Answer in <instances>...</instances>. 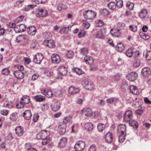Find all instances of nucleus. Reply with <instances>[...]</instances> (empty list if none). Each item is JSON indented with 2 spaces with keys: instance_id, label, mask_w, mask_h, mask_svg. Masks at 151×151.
Here are the masks:
<instances>
[{
  "instance_id": "nucleus-37",
  "label": "nucleus",
  "mask_w": 151,
  "mask_h": 151,
  "mask_svg": "<svg viewBox=\"0 0 151 151\" xmlns=\"http://www.w3.org/2000/svg\"><path fill=\"white\" fill-rule=\"evenodd\" d=\"M107 6L110 9L113 10L116 8L117 6L115 2H111L108 4Z\"/></svg>"
},
{
  "instance_id": "nucleus-38",
  "label": "nucleus",
  "mask_w": 151,
  "mask_h": 151,
  "mask_svg": "<svg viewBox=\"0 0 151 151\" xmlns=\"http://www.w3.org/2000/svg\"><path fill=\"white\" fill-rule=\"evenodd\" d=\"M133 49L132 48H129L126 52V55L128 57H131L133 55Z\"/></svg>"
},
{
  "instance_id": "nucleus-26",
  "label": "nucleus",
  "mask_w": 151,
  "mask_h": 151,
  "mask_svg": "<svg viewBox=\"0 0 151 151\" xmlns=\"http://www.w3.org/2000/svg\"><path fill=\"white\" fill-rule=\"evenodd\" d=\"M72 71L73 73H75L79 75L84 73V72L81 68L77 67L73 68L72 69Z\"/></svg>"
},
{
  "instance_id": "nucleus-33",
  "label": "nucleus",
  "mask_w": 151,
  "mask_h": 151,
  "mask_svg": "<svg viewBox=\"0 0 151 151\" xmlns=\"http://www.w3.org/2000/svg\"><path fill=\"white\" fill-rule=\"evenodd\" d=\"M90 59L88 61V63L90 65V70L93 71L94 68V64L93 63L94 61L93 58L91 57Z\"/></svg>"
},
{
  "instance_id": "nucleus-3",
  "label": "nucleus",
  "mask_w": 151,
  "mask_h": 151,
  "mask_svg": "<svg viewBox=\"0 0 151 151\" xmlns=\"http://www.w3.org/2000/svg\"><path fill=\"white\" fill-rule=\"evenodd\" d=\"M84 18L87 19H91L94 17V12L91 10L85 11L83 13Z\"/></svg>"
},
{
  "instance_id": "nucleus-14",
  "label": "nucleus",
  "mask_w": 151,
  "mask_h": 151,
  "mask_svg": "<svg viewBox=\"0 0 151 151\" xmlns=\"http://www.w3.org/2000/svg\"><path fill=\"white\" fill-rule=\"evenodd\" d=\"M51 60L52 63L55 64L59 63L61 61L60 56L56 54H53L52 55Z\"/></svg>"
},
{
  "instance_id": "nucleus-57",
  "label": "nucleus",
  "mask_w": 151,
  "mask_h": 151,
  "mask_svg": "<svg viewBox=\"0 0 151 151\" xmlns=\"http://www.w3.org/2000/svg\"><path fill=\"white\" fill-rule=\"evenodd\" d=\"M97 38L100 39H103L104 37L102 35V33L101 30L99 31L96 34Z\"/></svg>"
},
{
  "instance_id": "nucleus-10",
  "label": "nucleus",
  "mask_w": 151,
  "mask_h": 151,
  "mask_svg": "<svg viewBox=\"0 0 151 151\" xmlns=\"http://www.w3.org/2000/svg\"><path fill=\"white\" fill-rule=\"evenodd\" d=\"M141 73L144 77L148 78L151 75V69L148 67L144 68L142 69Z\"/></svg>"
},
{
  "instance_id": "nucleus-51",
  "label": "nucleus",
  "mask_w": 151,
  "mask_h": 151,
  "mask_svg": "<svg viewBox=\"0 0 151 151\" xmlns=\"http://www.w3.org/2000/svg\"><path fill=\"white\" fill-rule=\"evenodd\" d=\"M62 95V92L60 90H58L57 91L55 94L56 97L58 98H60V99H61Z\"/></svg>"
},
{
  "instance_id": "nucleus-35",
  "label": "nucleus",
  "mask_w": 151,
  "mask_h": 151,
  "mask_svg": "<svg viewBox=\"0 0 151 151\" xmlns=\"http://www.w3.org/2000/svg\"><path fill=\"white\" fill-rule=\"evenodd\" d=\"M34 97L36 101L37 102H42L44 101L45 99V96H43L40 95L35 96Z\"/></svg>"
},
{
  "instance_id": "nucleus-20",
  "label": "nucleus",
  "mask_w": 151,
  "mask_h": 151,
  "mask_svg": "<svg viewBox=\"0 0 151 151\" xmlns=\"http://www.w3.org/2000/svg\"><path fill=\"white\" fill-rule=\"evenodd\" d=\"M26 29V26L24 24H21L15 27V31L17 32H24Z\"/></svg>"
},
{
  "instance_id": "nucleus-46",
  "label": "nucleus",
  "mask_w": 151,
  "mask_h": 151,
  "mask_svg": "<svg viewBox=\"0 0 151 151\" xmlns=\"http://www.w3.org/2000/svg\"><path fill=\"white\" fill-rule=\"evenodd\" d=\"M68 27H62L59 31V33L61 34H66L68 33L67 31Z\"/></svg>"
},
{
  "instance_id": "nucleus-60",
  "label": "nucleus",
  "mask_w": 151,
  "mask_h": 151,
  "mask_svg": "<svg viewBox=\"0 0 151 151\" xmlns=\"http://www.w3.org/2000/svg\"><path fill=\"white\" fill-rule=\"evenodd\" d=\"M3 106L5 108H11L12 107V105L11 103L9 102H6L3 104Z\"/></svg>"
},
{
  "instance_id": "nucleus-6",
  "label": "nucleus",
  "mask_w": 151,
  "mask_h": 151,
  "mask_svg": "<svg viewBox=\"0 0 151 151\" xmlns=\"http://www.w3.org/2000/svg\"><path fill=\"white\" fill-rule=\"evenodd\" d=\"M132 111L128 110L126 111L124 115V121L125 122H127L130 121L133 118Z\"/></svg>"
},
{
  "instance_id": "nucleus-50",
  "label": "nucleus",
  "mask_w": 151,
  "mask_h": 151,
  "mask_svg": "<svg viewBox=\"0 0 151 151\" xmlns=\"http://www.w3.org/2000/svg\"><path fill=\"white\" fill-rule=\"evenodd\" d=\"M134 4L129 1H128L126 3V6L130 10L133 9L134 7Z\"/></svg>"
},
{
  "instance_id": "nucleus-15",
  "label": "nucleus",
  "mask_w": 151,
  "mask_h": 151,
  "mask_svg": "<svg viewBox=\"0 0 151 151\" xmlns=\"http://www.w3.org/2000/svg\"><path fill=\"white\" fill-rule=\"evenodd\" d=\"M58 73L60 75L66 76L67 74V69L64 66H61L58 68Z\"/></svg>"
},
{
  "instance_id": "nucleus-58",
  "label": "nucleus",
  "mask_w": 151,
  "mask_h": 151,
  "mask_svg": "<svg viewBox=\"0 0 151 151\" xmlns=\"http://www.w3.org/2000/svg\"><path fill=\"white\" fill-rule=\"evenodd\" d=\"M40 116L38 114H35L33 116V121L34 122H37L39 120Z\"/></svg>"
},
{
  "instance_id": "nucleus-55",
  "label": "nucleus",
  "mask_w": 151,
  "mask_h": 151,
  "mask_svg": "<svg viewBox=\"0 0 151 151\" xmlns=\"http://www.w3.org/2000/svg\"><path fill=\"white\" fill-rule=\"evenodd\" d=\"M44 74L45 76L48 77H51L52 76L53 73L52 71L47 70L44 72Z\"/></svg>"
},
{
  "instance_id": "nucleus-44",
  "label": "nucleus",
  "mask_w": 151,
  "mask_h": 151,
  "mask_svg": "<svg viewBox=\"0 0 151 151\" xmlns=\"http://www.w3.org/2000/svg\"><path fill=\"white\" fill-rule=\"evenodd\" d=\"M129 29L130 30L133 32H136L137 30V27L135 25L132 24L129 26Z\"/></svg>"
},
{
  "instance_id": "nucleus-63",
  "label": "nucleus",
  "mask_w": 151,
  "mask_h": 151,
  "mask_svg": "<svg viewBox=\"0 0 151 151\" xmlns=\"http://www.w3.org/2000/svg\"><path fill=\"white\" fill-rule=\"evenodd\" d=\"M0 113L2 115H7L9 113V111L6 109H2L1 110Z\"/></svg>"
},
{
  "instance_id": "nucleus-23",
  "label": "nucleus",
  "mask_w": 151,
  "mask_h": 151,
  "mask_svg": "<svg viewBox=\"0 0 151 151\" xmlns=\"http://www.w3.org/2000/svg\"><path fill=\"white\" fill-rule=\"evenodd\" d=\"M129 90L132 94L135 95H137L139 94V90L137 87L134 86L132 85L129 87Z\"/></svg>"
},
{
  "instance_id": "nucleus-17",
  "label": "nucleus",
  "mask_w": 151,
  "mask_h": 151,
  "mask_svg": "<svg viewBox=\"0 0 151 151\" xmlns=\"http://www.w3.org/2000/svg\"><path fill=\"white\" fill-rule=\"evenodd\" d=\"M67 142V139L66 137L62 138L58 143V147L60 148H64L66 145Z\"/></svg>"
},
{
  "instance_id": "nucleus-45",
  "label": "nucleus",
  "mask_w": 151,
  "mask_h": 151,
  "mask_svg": "<svg viewBox=\"0 0 151 151\" xmlns=\"http://www.w3.org/2000/svg\"><path fill=\"white\" fill-rule=\"evenodd\" d=\"M125 24L123 22H119L117 24V28L119 30H122L125 27Z\"/></svg>"
},
{
  "instance_id": "nucleus-4",
  "label": "nucleus",
  "mask_w": 151,
  "mask_h": 151,
  "mask_svg": "<svg viewBox=\"0 0 151 151\" xmlns=\"http://www.w3.org/2000/svg\"><path fill=\"white\" fill-rule=\"evenodd\" d=\"M67 125L64 122H60L59 124L58 127V132L61 135L64 134L66 132V129Z\"/></svg>"
},
{
  "instance_id": "nucleus-54",
  "label": "nucleus",
  "mask_w": 151,
  "mask_h": 151,
  "mask_svg": "<svg viewBox=\"0 0 151 151\" xmlns=\"http://www.w3.org/2000/svg\"><path fill=\"white\" fill-rule=\"evenodd\" d=\"M103 25L102 21L100 20H96L95 21V26L96 27H100Z\"/></svg>"
},
{
  "instance_id": "nucleus-2",
  "label": "nucleus",
  "mask_w": 151,
  "mask_h": 151,
  "mask_svg": "<svg viewBox=\"0 0 151 151\" xmlns=\"http://www.w3.org/2000/svg\"><path fill=\"white\" fill-rule=\"evenodd\" d=\"M43 58V54L41 53L38 52L35 55L33 61L35 63L40 64L41 63Z\"/></svg>"
},
{
  "instance_id": "nucleus-40",
  "label": "nucleus",
  "mask_w": 151,
  "mask_h": 151,
  "mask_svg": "<svg viewBox=\"0 0 151 151\" xmlns=\"http://www.w3.org/2000/svg\"><path fill=\"white\" fill-rule=\"evenodd\" d=\"M72 119V117L70 115H68L65 117L63 119V121L62 122H64L66 124L70 122Z\"/></svg>"
},
{
  "instance_id": "nucleus-41",
  "label": "nucleus",
  "mask_w": 151,
  "mask_h": 151,
  "mask_svg": "<svg viewBox=\"0 0 151 151\" xmlns=\"http://www.w3.org/2000/svg\"><path fill=\"white\" fill-rule=\"evenodd\" d=\"M126 134H122L120 133L119 136L118 141L120 142H123L125 139V136Z\"/></svg>"
},
{
  "instance_id": "nucleus-1",
  "label": "nucleus",
  "mask_w": 151,
  "mask_h": 151,
  "mask_svg": "<svg viewBox=\"0 0 151 151\" xmlns=\"http://www.w3.org/2000/svg\"><path fill=\"white\" fill-rule=\"evenodd\" d=\"M47 14V11L46 9L41 8L37 9L36 12V16L39 18L46 17Z\"/></svg>"
},
{
  "instance_id": "nucleus-9",
  "label": "nucleus",
  "mask_w": 151,
  "mask_h": 151,
  "mask_svg": "<svg viewBox=\"0 0 151 151\" xmlns=\"http://www.w3.org/2000/svg\"><path fill=\"white\" fill-rule=\"evenodd\" d=\"M126 77L130 81H133L137 78L138 74L135 72H132L128 73Z\"/></svg>"
},
{
  "instance_id": "nucleus-31",
  "label": "nucleus",
  "mask_w": 151,
  "mask_h": 151,
  "mask_svg": "<svg viewBox=\"0 0 151 151\" xmlns=\"http://www.w3.org/2000/svg\"><path fill=\"white\" fill-rule=\"evenodd\" d=\"M128 122L130 126L133 127L134 128H135V129H137L138 128V124L136 121L134 120H133L132 119Z\"/></svg>"
},
{
  "instance_id": "nucleus-22",
  "label": "nucleus",
  "mask_w": 151,
  "mask_h": 151,
  "mask_svg": "<svg viewBox=\"0 0 151 151\" xmlns=\"http://www.w3.org/2000/svg\"><path fill=\"white\" fill-rule=\"evenodd\" d=\"M13 74L16 78L19 79H22L24 77L23 73L19 70L14 71Z\"/></svg>"
},
{
  "instance_id": "nucleus-34",
  "label": "nucleus",
  "mask_w": 151,
  "mask_h": 151,
  "mask_svg": "<svg viewBox=\"0 0 151 151\" xmlns=\"http://www.w3.org/2000/svg\"><path fill=\"white\" fill-rule=\"evenodd\" d=\"M106 125L103 123H100L97 125V129L99 132H101L105 130Z\"/></svg>"
},
{
  "instance_id": "nucleus-47",
  "label": "nucleus",
  "mask_w": 151,
  "mask_h": 151,
  "mask_svg": "<svg viewBox=\"0 0 151 151\" xmlns=\"http://www.w3.org/2000/svg\"><path fill=\"white\" fill-rule=\"evenodd\" d=\"M16 106L18 109H21L24 107V104L22 102L18 101L16 102Z\"/></svg>"
},
{
  "instance_id": "nucleus-39",
  "label": "nucleus",
  "mask_w": 151,
  "mask_h": 151,
  "mask_svg": "<svg viewBox=\"0 0 151 151\" xmlns=\"http://www.w3.org/2000/svg\"><path fill=\"white\" fill-rule=\"evenodd\" d=\"M10 73V70L7 68H4L1 71V74L5 76L8 75Z\"/></svg>"
},
{
  "instance_id": "nucleus-8",
  "label": "nucleus",
  "mask_w": 151,
  "mask_h": 151,
  "mask_svg": "<svg viewBox=\"0 0 151 151\" xmlns=\"http://www.w3.org/2000/svg\"><path fill=\"white\" fill-rule=\"evenodd\" d=\"M80 90L79 88L73 86H71L68 88V93L71 95H74L79 93Z\"/></svg>"
},
{
  "instance_id": "nucleus-25",
  "label": "nucleus",
  "mask_w": 151,
  "mask_h": 151,
  "mask_svg": "<svg viewBox=\"0 0 151 151\" xmlns=\"http://www.w3.org/2000/svg\"><path fill=\"white\" fill-rule=\"evenodd\" d=\"M42 93L43 94L48 98L51 97L53 94L51 91L48 89L42 90Z\"/></svg>"
},
{
  "instance_id": "nucleus-5",
  "label": "nucleus",
  "mask_w": 151,
  "mask_h": 151,
  "mask_svg": "<svg viewBox=\"0 0 151 151\" xmlns=\"http://www.w3.org/2000/svg\"><path fill=\"white\" fill-rule=\"evenodd\" d=\"M85 147V143L81 141H78L75 144L74 148L77 151H81Z\"/></svg>"
},
{
  "instance_id": "nucleus-52",
  "label": "nucleus",
  "mask_w": 151,
  "mask_h": 151,
  "mask_svg": "<svg viewBox=\"0 0 151 151\" xmlns=\"http://www.w3.org/2000/svg\"><path fill=\"white\" fill-rule=\"evenodd\" d=\"M117 101V98L115 97H112L109 99H107L106 100V102L108 104H112L114 101Z\"/></svg>"
},
{
  "instance_id": "nucleus-53",
  "label": "nucleus",
  "mask_w": 151,
  "mask_h": 151,
  "mask_svg": "<svg viewBox=\"0 0 151 151\" xmlns=\"http://www.w3.org/2000/svg\"><path fill=\"white\" fill-rule=\"evenodd\" d=\"M88 52V50L86 48L83 47L81 49L80 54L81 55H85L87 54Z\"/></svg>"
},
{
  "instance_id": "nucleus-36",
  "label": "nucleus",
  "mask_w": 151,
  "mask_h": 151,
  "mask_svg": "<svg viewBox=\"0 0 151 151\" xmlns=\"http://www.w3.org/2000/svg\"><path fill=\"white\" fill-rule=\"evenodd\" d=\"M84 126L85 129L88 131L91 130L93 128V124L91 123H86Z\"/></svg>"
},
{
  "instance_id": "nucleus-29",
  "label": "nucleus",
  "mask_w": 151,
  "mask_h": 151,
  "mask_svg": "<svg viewBox=\"0 0 151 151\" xmlns=\"http://www.w3.org/2000/svg\"><path fill=\"white\" fill-rule=\"evenodd\" d=\"M126 127L125 124L120 125L118 127L119 132L122 134H126Z\"/></svg>"
},
{
  "instance_id": "nucleus-30",
  "label": "nucleus",
  "mask_w": 151,
  "mask_h": 151,
  "mask_svg": "<svg viewBox=\"0 0 151 151\" xmlns=\"http://www.w3.org/2000/svg\"><path fill=\"white\" fill-rule=\"evenodd\" d=\"M116 50L118 52H121L124 49V46L123 44L119 42L117 44L116 46Z\"/></svg>"
},
{
  "instance_id": "nucleus-12",
  "label": "nucleus",
  "mask_w": 151,
  "mask_h": 151,
  "mask_svg": "<svg viewBox=\"0 0 151 151\" xmlns=\"http://www.w3.org/2000/svg\"><path fill=\"white\" fill-rule=\"evenodd\" d=\"M26 31L28 34L32 36L35 35L37 32L36 28L33 25L30 26L27 28Z\"/></svg>"
},
{
  "instance_id": "nucleus-13",
  "label": "nucleus",
  "mask_w": 151,
  "mask_h": 151,
  "mask_svg": "<svg viewBox=\"0 0 151 151\" xmlns=\"http://www.w3.org/2000/svg\"><path fill=\"white\" fill-rule=\"evenodd\" d=\"M44 45L49 48H54L55 47V42L54 40H45L43 42Z\"/></svg>"
},
{
  "instance_id": "nucleus-64",
  "label": "nucleus",
  "mask_w": 151,
  "mask_h": 151,
  "mask_svg": "<svg viewBox=\"0 0 151 151\" xmlns=\"http://www.w3.org/2000/svg\"><path fill=\"white\" fill-rule=\"evenodd\" d=\"M120 77L119 76L118 74L114 76L113 77V82H117L119 80Z\"/></svg>"
},
{
  "instance_id": "nucleus-19",
  "label": "nucleus",
  "mask_w": 151,
  "mask_h": 151,
  "mask_svg": "<svg viewBox=\"0 0 151 151\" xmlns=\"http://www.w3.org/2000/svg\"><path fill=\"white\" fill-rule=\"evenodd\" d=\"M22 116L25 119L28 120L32 117V113L31 110L29 109L27 110L23 113Z\"/></svg>"
},
{
  "instance_id": "nucleus-56",
  "label": "nucleus",
  "mask_w": 151,
  "mask_h": 151,
  "mask_svg": "<svg viewBox=\"0 0 151 151\" xmlns=\"http://www.w3.org/2000/svg\"><path fill=\"white\" fill-rule=\"evenodd\" d=\"M145 57L148 60H151V51H149L146 52Z\"/></svg>"
},
{
  "instance_id": "nucleus-62",
  "label": "nucleus",
  "mask_w": 151,
  "mask_h": 151,
  "mask_svg": "<svg viewBox=\"0 0 151 151\" xmlns=\"http://www.w3.org/2000/svg\"><path fill=\"white\" fill-rule=\"evenodd\" d=\"M110 32L112 35H114V34L119 33V30L118 29H112L111 30Z\"/></svg>"
},
{
  "instance_id": "nucleus-28",
  "label": "nucleus",
  "mask_w": 151,
  "mask_h": 151,
  "mask_svg": "<svg viewBox=\"0 0 151 151\" xmlns=\"http://www.w3.org/2000/svg\"><path fill=\"white\" fill-rule=\"evenodd\" d=\"M147 14V10L145 9H141L139 13V16L142 19L145 18Z\"/></svg>"
},
{
  "instance_id": "nucleus-27",
  "label": "nucleus",
  "mask_w": 151,
  "mask_h": 151,
  "mask_svg": "<svg viewBox=\"0 0 151 151\" xmlns=\"http://www.w3.org/2000/svg\"><path fill=\"white\" fill-rule=\"evenodd\" d=\"M24 104H28L30 102L29 96L27 95H24L21 99Z\"/></svg>"
},
{
  "instance_id": "nucleus-59",
  "label": "nucleus",
  "mask_w": 151,
  "mask_h": 151,
  "mask_svg": "<svg viewBox=\"0 0 151 151\" xmlns=\"http://www.w3.org/2000/svg\"><path fill=\"white\" fill-rule=\"evenodd\" d=\"M102 14L104 16H106L109 14L110 12L107 9H104L102 10Z\"/></svg>"
},
{
  "instance_id": "nucleus-61",
  "label": "nucleus",
  "mask_w": 151,
  "mask_h": 151,
  "mask_svg": "<svg viewBox=\"0 0 151 151\" xmlns=\"http://www.w3.org/2000/svg\"><path fill=\"white\" fill-rule=\"evenodd\" d=\"M49 108L47 104H42V111H45L47 110Z\"/></svg>"
},
{
  "instance_id": "nucleus-18",
  "label": "nucleus",
  "mask_w": 151,
  "mask_h": 151,
  "mask_svg": "<svg viewBox=\"0 0 151 151\" xmlns=\"http://www.w3.org/2000/svg\"><path fill=\"white\" fill-rule=\"evenodd\" d=\"M82 114L86 116L90 117L92 115V112L91 109L85 108L81 110Z\"/></svg>"
},
{
  "instance_id": "nucleus-42",
  "label": "nucleus",
  "mask_w": 151,
  "mask_h": 151,
  "mask_svg": "<svg viewBox=\"0 0 151 151\" xmlns=\"http://www.w3.org/2000/svg\"><path fill=\"white\" fill-rule=\"evenodd\" d=\"M116 3V5L118 8H122L123 5L122 0H115Z\"/></svg>"
},
{
  "instance_id": "nucleus-16",
  "label": "nucleus",
  "mask_w": 151,
  "mask_h": 151,
  "mask_svg": "<svg viewBox=\"0 0 151 151\" xmlns=\"http://www.w3.org/2000/svg\"><path fill=\"white\" fill-rule=\"evenodd\" d=\"M84 85L86 89L89 90H92L93 89L94 86L93 82L91 81H85Z\"/></svg>"
},
{
  "instance_id": "nucleus-11",
  "label": "nucleus",
  "mask_w": 151,
  "mask_h": 151,
  "mask_svg": "<svg viewBox=\"0 0 151 151\" xmlns=\"http://www.w3.org/2000/svg\"><path fill=\"white\" fill-rule=\"evenodd\" d=\"M15 131V134L18 137L22 136L24 134L23 128L21 126H18L16 127Z\"/></svg>"
},
{
  "instance_id": "nucleus-32",
  "label": "nucleus",
  "mask_w": 151,
  "mask_h": 151,
  "mask_svg": "<svg viewBox=\"0 0 151 151\" xmlns=\"http://www.w3.org/2000/svg\"><path fill=\"white\" fill-rule=\"evenodd\" d=\"M18 118V114L16 112H14L9 117L10 120L13 122L16 121Z\"/></svg>"
},
{
  "instance_id": "nucleus-24",
  "label": "nucleus",
  "mask_w": 151,
  "mask_h": 151,
  "mask_svg": "<svg viewBox=\"0 0 151 151\" xmlns=\"http://www.w3.org/2000/svg\"><path fill=\"white\" fill-rule=\"evenodd\" d=\"M105 139L106 142L109 143H111L113 139L112 134L110 132H108L105 136Z\"/></svg>"
},
{
  "instance_id": "nucleus-49",
  "label": "nucleus",
  "mask_w": 151,
  "mask_h": 151,
  "mask_svg": "<svg viewBox=\"0 0 151 151\" xmlns=\"http://www.w3.org/2000/svg\"><path fill=\"white\" fill-rule=\"evenodd\" d=\"M139 35L144 40H148L150 38L149 36L147 34L141 32L140 33Z\"/></svg>"
},
{
  "instance_id": "nucleus-43",
  "label": "nucleus",
  "mask_w": 151,
  "mask_h": 151,
  "mask_svg": "<svg viewBox=\"0 0 151 151\" xmlns=\"http://www.w3.org/2000/svg\"><path fill=\"white\" fill-rule=\"evenodd\" d=\"M140 61L139 59H135L133 62V65L134 67H139L140 65Z\"/></svg>"
},
{
  "instance_id": "nucleus-21",
  "label": "nucleus",
  "mask_w": 151,
  "mask_h": 151,
  "mask_svg": "<svg viewBox=\"0 0 151 151\" xmlns=\"http://www.w3.org/2000/svg\"><path fill=\"white\" fill-rule=\"evenodd\" d=\"M60 103L57 101L55 102L51 105V108L52 111H56L60 109Z\"/></svg>"
},
{
  "instance_id": "nucleus-48",
  "label": "nucleus",
  "mask_w": 151,
  "mask_h": 151,
  "mask_svg": "<svg viewBox=\"0 0 151 151\" xmlns=\"http://www.w3.org/2000/svg\"><path fill=\"white\" fill-rule=\"evenodd\" d=\"M66 6L63 4H60L58 6L57 9L59 11H62L66 9Z\"/></svg>"
},
{
  "instance_id": "nucleus-7",
  "label": "nucleus",
  "mask_w": 151,
  "mask_h": 151,
  "mask_svg": "<svg viewBox=\"0 0 151 151\" xmlns=\"http://www.w3.org/2000/svg\"><path fill=\"white\" fill-rule=\"evenodd\" d=\"M48 137L47 131V130H42L39 133L37 134V138L39 139H46Z\"/></svg>"
}]
</instances>
